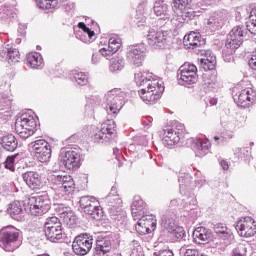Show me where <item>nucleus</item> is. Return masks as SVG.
Wrapping results in <instances>:
<instances>
[{
	"instance_id": "nucleus-17",
	"label": "nucleus",
	"mask_w": 256,
	"mask_h": 256,
	"mask_svg": "<svg viewBox=\"0 0 256 256\" xmlns=\"http://www.w3.org/2000/svg\"><path fill=\"white\" fill-rule=\"evenodd\" d=\"M154 13L157 17H162L158 20V25H163V21L165 23H169V21H171L169 5H167L163 0H158L154 3Z\"/></svg>"
},
{
	"instance_id": "nucleus-60",
	"label": "nucleus",
	"mask_w": 256,
	"mask_h": 256,
	"mask_svg": "<svg viewBox=\"0 0 256 256\" xmlns=\"http://www.w3.org/2000/svg\"><path fill=\"white\" fill-rule=\"evenodd\" d=\"M101 61V54L98 52V53H94L92 55V63L93 65H97V63H99Z\"/></svg>"
},
{
	"instance_id": "nucleus-15",
	"label": "nucleus",
	"mask_w": 256,
	"mask_h": 256,
	"mask_svg": "<svg viewBox=\"0 0 256 256\" xmlns=\"http://www.w3.org/2000/svg\"><path fill=\"white\" fill-rule=\"evenodd\" d=\"M214 232L217 239L220 240V242H216V245L227 246L231 243V239H233V232H231V229H229L226 224L218 223L214 225Z\"/></svg>"
},
{
	"instance_id": "nucleus-27",
	"label": "nucleus",
	"mask_w": 256,
	"mask_h": 256,
	"mask_svg": "<svg viewBox=\"0 0 256 256\" xmlns=\"http://www.w3.org/2000/svg\"><path fill=\"white\" fill-rule=\"evenodd\" d=\"M79 204L84 213H91L92 209L99 205V201L92 196H83L80 198Z\"/></svg>"
},
{
	"instance_id": "nucleus-20",
	"label": "nucleus",
	"mask_w": 256,
	"mask_h": 256,
	"mask_svg": "<svg viewBox=\"0 0 256 256\" xmlns=\"http://www.w3.org/2000/svg\"><path fill=\"white\" fill-rule=\"evenodd\" d=\"M217 65V58L211 50L204 51V57L200 58V67L204 71H213Z\"/></svg>"
},
{
	"instance_id": "nucleus-5",
	"label": "nucleus",
	"mask_w": 256,
	"mask_h": 256,
	"mask_svg": "<svg viewBox=\"0 0 256 256\" xmlns=\"http://www.w3.org/2000/svg\"><path fill=\"white\" fill-rule=\"evenodd\" d=\"M44 233L47 239L52 243L61 241V239H63V226L61 225V220L56 216L47 218L44 224Z\"/></svg>"
},
{
	"instance_id": "nucleus-35",
	"label": "nucleus",
	"mask_w": 256,
	"mask_h": 256,
	"mask_svg": "<svg viewBox=\"0 0 256 256\" xmlns=\"http://www.w3.org/2000/svg\"><path fill=\"white\" fill-rule=\"evenodd\" d=\"M111 251V242L109 241H103V240H98L96 242V247H95V252L96 255H105V253H109Z\"/></svg>"
},
{
	"instance_id": "nucleus-9",
	"label": "nucleus",
	"mask_w": 256,
	"mask_h": 256,
	"mask_svg": "<svg viewBox=\"0 0 256 256\" xmlns=\"http://www.w3.org/2000/svg\"><path fill=\"white\" fill-rule=\"evenodd\" d=\"M178 80L180 85H193L197 83V66L186 63L179 69Z\"/></svg>"
},
{
	"instance_id": "nucleus-63",
	"label": "nucleus",
	"mask_w": 256,
	"mask_h": 256,
	"mask_svg": "<svg viewBox=\"0 0 256 256\" xmlns=\"http://www.w3.org/2000/svg\"><path fill=\"white\" fill-rule=\"evenodd\" d=\"M130 245H131L132 247H139V249H141V246L139 245V241H137V240H133V241L130 243Z\"/></svg>"
},
{
	"instance_id": "nucleus-36",
	"label": "nucleus",
	"mask_w": 256,
	"mask_h": 256,
	"mask_svg": "<svg viewBox=\"0 0 256 256\" xmlns=\"http://www.w3.org/2000/svg\"><path fill=\"white\" fill-rule=\"evenodd\" d=\"M161 226L164 227V229H167L168 233L173 231L177 226L175 223V215H166L162 217V223Z\"/></svg>"
},
{
	"instance_id": "nucleus-43",
	"label": "nucleus",
	"mask_w": 256,
	"mask_h": 256,
	"mask_svg": "<svg viewBox=\"0 0 256 256\" xmlns=\"http://www.w3.org/2000/svg\"><path fill=\"white\" fill-rule=\"evenodd\" d=\"M36 5L39 9H53L57 5V0H36Z\"/></svg>"
},
{
	"instance_id": "nucleus-52",
	"label": "nucleus",
	"mask_w": 256,
	"mask_h": 256,
	"mask_svg": "<svg viewBox=\"0 0 256 256\" xmlns=\"http://www.w3.org/2000/svg\"><path fill=\"white\" fill-rule=\"evenodd\" d=\"M247 255V246L239 244L232 250L231 256H245Z\"/></svg>"
},
{
	"instance_id": "nucleus-34",
	"label": "nucleus",
	"mask_w": 256,
	"mask_h": 256,
	"mask_svg": "<svg viewBox=\"0 0 256 256\" xmlns=\"http://www.w3.org/2000/svg\"><path fill=\"white\" fill-rule=\"evenodd\" d=\"M15 131L19 135V137H21V139H29V137L35 135L36 130L30 127L23 126L21 124L19 127V124L15 122Z\"/></svg>"
},
{
	"instance_id": "nucleus-29",
	"label": "nucleus",
	"mask_w": 256,
	"mask_h": 256,
	"mask_svg": "<svg viewBox=\"0 0 256 256\" xmlns=\"http://www.w3.org/2000/svg\"><path fill=\"white\" fill-rule=\"evenodd\" d=\"M181 140V137L179 136V132L173 130V129H167L164 131V138L163 143L164 145H168V147H171Z\"/></svg>"
},
{
	"instance_id": "nucleus-42",
	"label": "nucleus",
	"mask_w": 256,
	"mask_h": 256,
	"mask_svg": "<svg viewBox=\"0 0 256 256\" xmlns=\"http://www.w3.org/2000/svg\"><path fill=\"white\" fill-rule=\"evenodd\" d=\"M110 137V134L100 128L94 135V141H96L97 143H106L107 141H109Z\"/></svg>"
},
{
	"instance_id": "nucleus-13",
	"label": "nucleus",
	"mask_w": 256,
	"mask_h": 256,
	"mask_svg": "<svg viewBox=\"0 0 256 256\" xmlns=\"http://www.w3.org/2000/svg\"><path fill=\"white\" fill-rule=\"evenodd\" d=\"M92 248L93 238H89L87 234L77 236L72 243V249L76 255H87Z\"/></svg>"
},
{
	"instance_id": "nucleus-53",
	"label": "nucleus",
	"mask_w": 256,
	"mask_h": 256,
	"mask_svg": "<svg viewBox=\"0 0 256 256\" xmlns=\"http://www.w3.org/2000/svg\"><path fill=\"white\" fill-rule=\"evenodd\" d=\"M5 169H9V171H15V156L7 157L4 162Z\"/></svg>"
},
{
	"instance_id": "nucleus-1",
	"label": "nucleus",
	"mask_w": 256,
	"mask_h": 256,
	"mask_svg": "<svg viewBox=\"0 0 256 256\" xmlns=\"http://www.w3.org/2000/svg\"><path fill=\"white\" fill-rule=\"evenodd\" d=\"M135 83L138 87H141L139 96L147 105H153L160 99L159 93H163L165 88L163 82L159 79H151V76L147 72H138L135 74Z\"/></svg>"
},
{
	"instance_id": "nucleus-61",
	"label": "nucleus",
	"mask_w": 256,
	"mask_h": 256,
	"mask_svg": "<svg viewBox=\"0 0 256 256\" xmlns=\"http://www.w3.org/2000/svg\"><path fill=\"white\" fill-rule=\"evenodd\" d=\"M249 66L251 69L256 71V55H254L250 60H249Z\"/></svg>"
},
{
	"instance_id": "nucleus-23",
	"label": "nucleus",
	"mask_w": 256,
	"mask_h": 256,
	"mask_svg": "<svg viewBox=\"0 0 256 256\" xmlns=\"http://www.w3.org/2000/svg\"><path fill=\"white\" fill-rule=\"evenodd\" d=\"M1 57H6L10 65H13V63H19V60L21 59L19 50L9 46V44H7L2 50Z\"/></svg>"
},
{
	"instance_id": "nucleus-28",
	"label": "nucleus",
	"mask_w": 256,
	"mask_h": 256,
	"mask_svg": "<svg viewBox=\"0 0 256 256\" xmlns=\"http://www.w3.org/2000/svg\"><path fill=\"white\" fill-rule=\"evenodd\" d=\"M176 13H180V14L175 15L172 19L170 18V21L172 25H174V27H176L177 29L182 27L183 23H185L187 19H191V17H193L192 12L185 11V10L176 11Z\"/></svg>"
},
{
	"instance_id": "nucleus-38",
	"label": "nucleus",
	"mask_w": 256,
	"mask_h": 256,
	"mask_svg": "<svg viewBox=\"0 0 256 256\" xmlns=\"http://www.w3.org/2000/svg\"><path fill=\"white\" fill-rule=\"evenodd\" d=\"M190 4L191 0H173L172 9L174 11H187Z\"/></svg>"
},
{
	"instance_id": "nucleus-64",
	"label": "nucleus",
	"mask_w": 256,
	"mask_h": 256,
	"mask_svg": "<svg viewBox=\"0 0 256 256\" xmlns=\"http://www.w3.org/2000/svg\"><path fill=\"white\" fill-rule=\"evenodd\" d=\"M205 85H208V87H213V83H211L210 81L205 82Z\"/></svg>"
},
{
	"instance_id": "nucleus-49",
	"label": "nucleus",
	"mask_w": 256,
	"mask_h": 256,
	"mask_svg": "<svg viewBox=\"0 0 256 256\" xmlns=\"http://www.w3.org/2000/svg\"><path fill=\"white\" fill-rule=\"evenodd\" d=\"M115 121L107 120L101 125L103 131H106L108 134L113 135L115 133Z\"/></svg>"
},
{
	"instance_id": "nucleus-6",
	"label": "nucleus",
	"mask_w": 256,
	"mask_h": 256,
	"mask_svg": "<svg viewBox=\"0 0 256 256\" xmlns=\"http://www.w3.org/2000/svg\"><path fill=\"white\" fill-rule=\"evenodd\" d=\"M58 161L61 167L69 169H79L81 165V155L76 150H65L60 151Z\"/></svg>"
},
{
	"instance_id": "nucleus-4",
	"label": "nucleus",
	"mask_w": 256,
	"mask_h": 256,
	"mask_svg": "<svg viewBox=\"0 0 256 256\" xmlns=\"http://www.w3.org/2000/svg\"><path fill=\"white\" fill-rule=\"evenodd\" d=\"M27 205L31 215L41 217V215H45L51 209V199L49 194L44 192L43 194L29 197Z\"/></svg>"
},
{
	"instance_id": "nucleus-47",
	"label": "nucleus",
	"mask_w": 256,
	"mask_h": 256,
	"mask_svg": "<svg viewBox=\"0 0 256 256\" xmlns=\"http://www.w3.org/2000/svg\"><path fill=\"white\" fill-rule=\"evenodd\" d=\"M136 231L139 235H147V233L151 232V228H147L145 226V220H141L140 218L136 224Z\"/></svg>"
},
{
	"instance_id": "nucleus-33",
	"label": "nucleus",
	"mask_w": 256,
	"mask_h": 256,
	"mask_svg": "<svg viewBox=\"0 0 256 256\" xmlns=\"http://www.w3.org/2000/svg\"><path fill=\"white\" fill-rule=\"evenodd\" d=\"M125 68V59L122 57L116 56L113 57L110 61L109 70L111 73H117L118 71H123Z\"/></svg>"
},
{
	"instance_id": "nucleus-3",
	"label": "nucleus",
	"mask_w": 256,
	"mask_h": 256,
	"mask_svg": "<svg viewBox=\"0 0 256 256\" xmlns=\"http://www.w3.org/2000/svg\"><path fill=\"white\" fill-rule=\"evenodd\" d=\"M21 242L19 241V230L13 226H7L0 231V247L4 251L13 252L19 249Z\"/></svg>"
},
{
	"instance_id": "nucleus-10",
	"label": "nucleus",
	"mask_w": 256,
	"mask_h": 256,
	"mask_svg": "<svg viewBox=\"0 0 256 256\" xmlns=\"http://www.w3.org/2000/svg\"><path fill=\"white\" fill-rule=\"evenodd\" d=\"M50 181L54 187H57L58 191L62 193H73L75 191V181L73 177L69 175H52Z\"/></svg>"
},
{
	"instance_id": "nucleus-12",
	"label": "nucleus",
	"mask_w": 256,
	"mask_h": 256,
	"mask_svg": "<svg viewBox=\"0 0 256 256\" xmlns=\"http://www.w3.org/2000/svg\"><path fill=\"white\" fill-rule=\"evenodd\" d=\"M236 231L240 237H253L256 235V222L255 219L246 216L237 221Z\"/></svg>"
},
{
	"instance_id": "nucleus-44",
	"label": "nucleus",
	"mask_w": 256,
	"mask_h": 256,
	"mask_svg": "<svg viewBox=\"0 0 256 256\" xmlns=\"http://www.w3.org/2000/svg\"><path fill=\"white\" fill-rule=\"evenodd\" d=\"M13 98L7 93H0V107L1 109H7V107H11V102Z\"/></svg>"
},
{
	"instance_id": "nucleus-25",
	"label": "nucleus",
	"mask_w": 256,
	"mask_h": 256,
	"mask_svg": "<svg viewBox=\"0 0 256 256\" xmlns=\"http://www.w3.org/2000/svg\"><path fill=\"white\" fill-rule=\"evenodd\" d=\"M16 124H18V127L20 128L22 125L23 127L34 129L35 131L37 129V121L35 120V117L29 112H25L19 118H17Z\"/></svg>"
},
{
	"instance_id": "nucleus-48",
	"label": "nucleus",
	"mask_w": 256,
	"mask_h": 256,
	"mask_svg": "<svg viewBox=\"0 0 256 256\" xmlns=\"http://www.w3.org/2000/svg\"><path fill=\"white\" fill-rule=\"evenodd\" d=\"M87 215H90V217L96 221H100V219H103V209L98 205L94 209L90 210V212H87Z\"/></svg>"
},
{
	"instance_id": "nucleus-55",
	"label": "nucleus",
	"mask_w": 256,
	"mask_h": 256,
	"mask_svg": "<svg viewBox=\"0 0 256 256\" xmlns=\"http://www.w3.org/2000/svg\"><path fill=\"white\" fill-rule=\"evenodd\" d=\"M100 55H102V57H105V59H109V57H113V55H115V52L109 48V46H106L104 48H101L99 50Z\"/></svg>"
},
{
	"instance_id": "nucleus-45",
	"label": "nucleus",
	"mask_w": 256,
	"mask_h": 256,
	"mask_svg": "<svg viewBox=\"0 0 256 256\" xmlns=\"http://www.w3.org/2000/svg\"><path fill=\"white\" fill-rule=\"evenodd\" d=\"M0 17L4 20L15 17V14L13 13V7L3 6L0 8Z\"/></svg>"
},
{
	"instance_id": "nucleus-57",
	"label": "nucleus",
	"mask_w": 256,
	"mask_h": 256,
	"mask_svg": "<svg viewBox=\"0 0 256 256\" xmlns=\"http://www.w3.org/2000/svg\"><path fill=\"white\" fill-rule=\"evenodd\" d=\"M179 183H180V193H183V191H185V183H187V181H189V174L183 176H180L178 179Z\"/></svg>"
},
{
	"instance_id": "nucleus-58",
	"label": "nucleus",
	"mask_w": 256,
	"mask_h": 256,
	"mask_svg": "<svg viewBox=\"0 0 256 256\" xmlns=\"http://www.w3.org/2000/svg\"><path fill=\"white\" fill-rule=\"evenodd\" d=\"M223 59L226 63H231V61H233V54L229 53L227 48L223 50Z\"/></svg>"
},
{
	"instance_id": "nucleus-2",
	"label": "nucleus",
	"mask_w": 256,
	"mask_h": 256,
	"mask_svg": "<svg viewBox=\"0 0 256 256\" xmlns=\"http://www.w3.org/2000/svg\"><path fill=\"white\" fill-rule=\"evenodd\" d=\"M125 94L121 89L114 88L105 95L104 109L109 117H117L124 103Z\"/></svg>"
},
{
	"instance_id": "nucleus-50",
	"label": "nucleus",
	"mask_w": 256,
	"mask_h": 256,
	"mask_svg": "<svg viewBox=\"0 0 256 256\" xmlns=\"http://www.w3.org/2000/svg\"><path fill=\"white\" fill-rule=\"evenodd\" d=\"M170 235H172V237H175V239L177 241L183 239V237H185V229L182 226H178L174 229H172V231L169 232Z\"/></svg>"
},
{
	"instance_id": "nucleus-26",
	"label": "nucleus",
	"mask_w": 256,
	"mask_h": 256,
	"mask_svg": "<svg viewBox=\"0 0 256 256\" xmlns=\"http://www.w3.org/2000/svg\"><path fill=\"white\" fill-rule=\"evenodd\" d=\"M183 43L188 49H197V47H201V45H203V41H201V35L195 32H191L190 34L185 35Z\"/></svg>"
},
{
	"instance_id": "nucleus-18",
	"label": "nucleus",
	"mask_w": 256,
	"mask_h": 256,
	"mask_svg": "<svg viewBox=\"0 0 256 256\" xmlns=\"http://www.w3.org/2000/svg\"><path fill=\"white\" fill-rule=\"evenodd\" d=\"M55 211L58 213L63 223L70 226L75 225V221H77V216H75V213L71 211V208L65 206L64 204H56Z\"/></svg>"
},
{
	"instance_id": "nucleus-51",
	"label": "nucleus",
	"mask_w": 256,
	"mask_h": 256,
	"mask_svg": "<svg viewBox=\"0 0 256 256\" xmlns=\"http://www.w3.org/2000/svg\"><path fill=\"white\" fill-rule=\"evenodd\" d=\"M99 105H101V99H99L98 96L87 98L86 107H88V109H95V107H99Z\"/></svg>"
},
{
	"instance_id": "nucleus-39",
	"label": "nucleus",
	"mask_w": 256,
	"mask_h": 256,
	"mask_svg": "<svg viewBox=\"0 0 256 256\" xmlns=\"http://www.w3.org/2000/svg\"><path fill=\"white\" fill-rule=\"evenodd\" d=\"M121 43V38L118 35L111 36L108 42V49L116 53L121 49Z\"/></svg>"
},
{
	"instance_id": "nucleus-21",
	"label": "nucleus",
	"mask_w": 256,
	"mask_h": 256,
	"mask_svg": "<svg viewBox=\"0 0 256 256\" xmlns=\"http://www.w3.org/2000/svg\"><path fill=\"white\" fill-rule=\"evenodd\" d=\"M192 147L196 153V157H205V155H207V151L211 149V142L196 138L193 140Z\"/></svg>"
},
{
	"instance_id": "nucleus-54",
	"label": "nucleus",
	"mask_w": 256,
	"mask_h": 256,
	"mask_svg": "<svg viewBox=\"0 0 256 256\" xmlns=\"http://www.w3.org/2000/svg\"><path fill=\"white\" fill-rule=\"evenodd\" d=\"M78 27H79V29H82V31H84V33H86V35H88L89 39H93V37H95V32L91 31V29H89V27H87V25L85 23L79 22Z\"/></svg>"
},
{
	"instance_id": "nucleus-40",
	"label": "nucleus",
	"mask_w": 256,
	"mask_h": 256,
	"mask_svg": "<svg viewBox=\"0 0 256 256\" xmlns=\"http://www.w3.org/2000/svg\"><path fill=\"white\" fill-rule=\"evenodd\" d=\"M140 219L144 221L147 229H152V231H155V229L157 228V219H155V216L142 215Z\"/></svg>"
},
{
	"instance_id": "nucleus-30",
	"label": "nucleus",
	"mask_w": 256,
	"mask_h": 256,
	"mask_svg": "<svg viewBox=\"0 0 256 256\" xmlns=\"http://www.w3.org/2000/svg\"><path fill=\"white\" fill-rule=\"evenodd\" d=\"M223 17L219 14H213L208 20L205 21L206 28L210 31H217L223 27Z\"/></svg>"
},
{
	"instance_id": "nucleus-16",
	"label": "nucleus",
	"mask_w": 256,
	"mask_h": 256,
	"mask_svg": "<svg viewBox=\"0 0 256 256\" xmlns=\"http://www.w3.org/2000/svg\"><path fill=\"white\" fill-rule=\"evenodd\" d=\"M234 101L240 107H249L256 101V91L251 87L244 88Z\"/></svg>"
},
{
	"instance_id": "nucleus-14",
	"label": "nucleus",
	"mask_w": 256,
	"mask_h": 256,
	"mask_svg": "<svg viewBox=\"0 0 256 256\" xmlns=\"http://www.w3.org/2000/svg\"><path fill=\"white\" fill-rule=\"evenodd\" d=\"M146 51L147 48H145L143 44L132 46L127 52V59L132 65H135V67H141L143 61H145Z\"/></svg>"
},
{
	"instance_id": "nucleus-62",
	"label": "nucleus",
	"mask_w": 256,
	"mask_h": 256,
	"mask_svg": "<svg viewBox=\"0 0 256 256\" xmlns=\"http://www.w3.org/2000/svg\"><path fill=\"white\" fill-rule=\"evenodd\" d=\"M220 165H221L222 169H224V171H227L229 169V163H227V161H225V160H221Z\"/></svg>"
},
{
	"instance_id": "nucleus-24",
	"label": "nucleus",
	"mask_w": 256,
	"mask_h": 256,
	"mask_svg": "<svg viewBox=\"0 0 256 256\" xmlns=\"http://www.w3.org/2000/svg\"><path fill=\"white\" fill-rule=\"evenodd\" d=\"M193 239L198 245H203L211 239V230L205 227H198L193 232Z\"/></svg>"
},
{
	"instance_id": "nucleus-46",
	"label": "nucleus",
	"mask_w": 256,
	"mask_h": 256,
	"mask_svg": "<svg viewBox=\"0 0 256 256\" xmlns=\"http://www.w3.org/2000/svg\"><path fill=\"white\" fill-rule=\"evenodd\" d=\"M74 80L76 81L77 85H87L89 83V78L84 72H75L74 73Z\"/></svg>"
},
{
	"instance_id": "nucleus-22",
	"label": "nucleus",
	"mask_w": 256,
	"mask_h": 256,
	"mask_svg": "<svg viewBox=\"0 0 256 256\" xmlns=\"http://www.w3.org/2000/svg\"><path fill=\"white\" fill-rule=\"evenodd\" d=\"M132 217L136 221L142 215H145V202L140 196H135L131 205Z\"/></svg>"
},
{
	"instance_id": "nucleus-11",
	"label": "nucleus",
	"mask_w": 256,
	"mask_h": 256,
	"mask_svg": "<svg viewBox=\"0 0 256 256\" xmlns=\"http://www.w3.org/2000/svg\"><path fill=\"white\" fill-rule=\"evenodd\" d=\"M242 43L243 27L236 26L231 30V32L227 36L225 47L228 50V53H230V55H233L235 53V50L241 47Z\"/></svg>"
},
{
	"instance_id": "nucleus-41",
	"label": "nucleus",
	"mask_w": 256,
	"mask_h": 256,
	"mask_svg": "<svg viewBox=\"0 0 256 256\" xmlns=\"http://www.w3.org/2000/svg\"><path fill=\"white\" fill-rule=\"evenodd\" d=\"M234 156L236 157V159L238 161L240 159L247 161V159H249V157H251V152L249 151V148H236L234 150Z\"/></svg>"
},
{
	"instance_id": "nucleus-8",
	"label": "nucleus",
	"mask_w": 256,
	"mask_h": 256,
	"mask_svg": "<svg viewBox=\"0 0 256 256\" xmlns=\"http://www.w3.org/2000/svg\"><path fill=\"white\" fill-rule=\"evenodd\" d=\"M169 38V31L165 30L163 26L159 28H150L146 36L148 45L150 47H163Z\"/></svg>"
},
{
	"instance_id": "nucleus-37",
	"label": "nucleus",
	"mask_w": 256,
	"mask_h": 256,
	"mask_svg": "<svg viewBox=\"0 0 256 256\" xmlns=\"http://www.w3.org/2000/svg\"><path fill=\"white\" fill-rule=\"evenodd\" d=\"M8 213L12 219H19L20 213H23V208H21V203L19 201L12 202L9 205Z\"/></svg>"
},
{
	"instance_id": "nucleus-56",
	"label": "nucleus",
	"mask_w": 256,
	"mask_h": 256,
	"mask_svg": "<svg viewBox=\"0 0 256 256\" xmlns=\"http://www.w3.org/2000/svg\"><path fill=\"white\" fill-rule=\"evenodd\" d=\"M246 27L252 35H256V19L252 18V20L248 21Z\"/></svg>"
},
{
	"instance_id": "nucleus-7",
	"label": "nucleus",
	"mask_w": 256,
	"mask_h": 256,
	"mask_svg": "<svg viewBox=\"0 0 256 256\" xmlns=\"http://www.w3.org/2000/svg\"><path fill=\"white\" fill-rule=\"evenodd\" d=\"M29 149H32L35 157L40 163H47L51 159V145L43 139L35 140L29 144Z\"/></svg>"
},
{
	"instance_id": "nucleus-19",
	"label": "nucleus",
	"mask_w": 256,
	"mask_h": 256,
	"mask_svg": "<svg viewBox=\"0 0 256 256\" xmlns=\"http://www.w3.org/2000/svg\"><path fill=\"white\" fill-rule=\"evenodd\" d=\"M23 180L30 187V189H41L43 187V180L41 175L35 171H28L23 174Z\"/></svg>"
},
{
	"instance_id": "nucleus-32",
	"label": "nucleus",
	"mask_w": 256,
	"mask_h": 256,
	"mask_svg": "<svg viewBox=\"0 0 256 256\" xmlns=\"http://www.w3.org/2000/svg\"><path fill=\"white\" fill-rule=\"evenodd\" d=\"M19 142H17V138L13 134L6 135L2 138V147L6 151L13 152L17 149Z\"/></svg>"
},
{
	"instance_id": "nucleus-59",
	"label": "nucleus",
	"mask_w": 256,
	"mask_h": 256,
	"mask_svg": "<svg viewBox=\"0 0 256 256\" xmlns=\"http://www.w3.org/2000/svg\"><path fill=\"white\" fill-rule=\"evenodd\" d=\"M153 256H175L171 250H160L155 252Z\"/></svg>"
},
{
	"instance_id": "nucleus-31",
	"label": "nucleus",
	"mask_w": 256,
	"mask_h": 256,
	"mask_svg": "<svg viewBox=\"0 0 256 256\" xmlns=\"http://www.w3.org/2000/svg\"><path fill=\"white\" fill-rule=\"evenodd\" d=\"M28 67L39 69L43 65V57L37 52H30L26 56Z\"/></svg>"
}]
</instances>
